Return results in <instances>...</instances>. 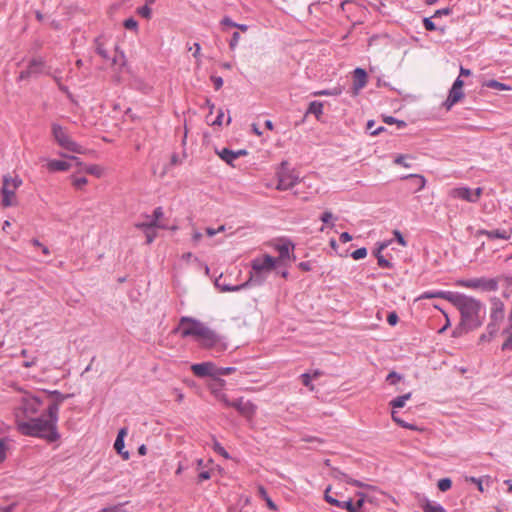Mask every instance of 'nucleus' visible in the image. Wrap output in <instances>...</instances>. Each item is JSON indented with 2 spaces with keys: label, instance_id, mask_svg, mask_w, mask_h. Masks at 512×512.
<instances>
[{
  "label": "nucleus",
  "instance_id": "52",
  "mask_svg": "<svg viewBox=\"0 0 512 512\" xmlns=\"http://www.w3.org/2000/svg\"><path fill=\"white\" fill-rule=\"evenodd\" d=\"M224 112L222 109L218 111V115L214 121H212L211 125L221 126L223 122Z\"/></svg>",
  "mask_w": 512,
  "mask_h": 512
},
{
  "label": "nucleus",
  "instance_id": "24",
  "mask_svg": "<svg viewBox=\"0 0 512 512\" xmlns=\"http://www.w3.org/2000/svg\"><path fill=\"white\" fill-rule=\"evenodd\" d=\"M96 50L97 53L105 60L111 61L113 64L116 63L115 58H110L108 50L106 49L104 43L102 42L101 38L96 40Z\"/></svg>",
  "mask_w": 512,
  "mask_h": 512
},
{
  "label": "nucleus",
  "instance_id": "25",
  "mask_svg": "<svg viewBox=\"0 0 512 512\" xmlns=\"http://www.w3.org/2000/svg\"><path fill=\"white\" fill-rule=\"evenodd\" d=\"M307 113L314 114L315 117L319 120L323 115V103L318 101H313L309 104Z\"/></svg>",
  "mask_w": 512,
  "mask_h": 512
},
{
  "label": "nucleus",
  "instance_id": "61",
  "mask_svg": "<svg viewBox=\"0 0 512 512\" xmlns=\"http://www.w3.org/2000/svg\"><path fill=\"white\" fill-rule=\"evenodd\" d=\"M394 235H395V237H396V239H397L399 244H401L402 246L406 245V242H405L402 234L398 230L394 231Z\"/></svg>",
  "mask_w": 512,
  "mask_h": 512
},
{
  "label": "nucleus",
  "instance_id": "63",
  "mask_svg": "<svg viewBox=\"0 0 512 512\" xmlns=\"http://www.w3.org/2000/svg\"><path fill=\"white\" fill-rule=\"evenodd\" d=\"M299 267L303 271H309V270L312 269V263L310 261H308V262H301V263H299Z\"/></svg>",
  "mask_w": 512,
  "mask_h": 512
},
{
  "label": "nucleus",
  "instance_id": "54",
  "mask_svg": "<svg viewBox=\"0 0 512 512\" xmlns=\"http://www.w3.org/2000/svg\"><path fill=\"white\" fill-rule=\"evenodd\" d=\"M139 14L143 16L144 18H150L151 15V9L148 6H144L139 9Z\"/></svg>",
  "mask_w": 512,
  "mask_h": 512
},
{
  "label": "nucleus",
  "instance_id": "10",
  "mask_svg": "<svg viewBox=\"0 0 512 512\" xmlns=\"http://www.w3.org/2000/svg\"><path fill=\"white\" fill-rule=\"evenodd\" d=\"M482 188L471 190L467 187H457L450 190L449 195L454 199H461L467 202H477L482 195Z\"/></svg>",
  "mask_w": 512,
  "mask_h": 512
},
{
  "label": "nucleus",
  "instance_id": "64",
  "mask_svg": "<svg viewBox=\"0 0 512 512\" xmlns=\"http://www.w3.org/2000/svg\"><path fill=\"white\" fill-rule=\"evenodd\" d=\"M351 239H352L351 235L347 232H343L340 235V241L343 243H347V242L351 241Z\"/></svg>",
  "mask_w": 512,
  "mask_h": 512
},
{
  "label": "nucleus",
  "instance_id": "53",
  "mask_svg": "<svg viewBox=\"0 0 512 512\" xmlns=\"http://www.w3.org/2000/svg\"><path fill=\"white\" fill-rule=\"evenodd\" d=\"M391 244V241H384L382 243H380L375 251V255L374 256H379V254L381 252H383V250L388 247L389 245Z\"/></svg>",
  "mask_w": 512,
  "mask_h": 512
},
{
  "label": "nucleus",
  "instance_id": "12",
  "mask_svg": "<svg viewBox=\"0 0 512 512\" xmlns=\"http://www.w3.org/2000/svg\"><path fill=\"white\" fill-rule=\"evenodd\" d=\"M193 374L197 377H212L217 379V366L213 362H203L191 366Z\"/></svg>",
  "mask_w": 512,
  "mask_h": 512
},
{
  "label": "nucleus",
  "instance_id": "33",
  "mask_svg": "<svg viewBox=\"0 0 512 512\" xmlns=\"http://www.w3.org/2000/svg\"><path fill=\"white\" fill-rule=\"evenodd\" d=\"M452 482L449 478H443L438 481V488L440 491L445 492L451 488Z\"/></svg>",
  "mask_w": 512,
  "mask_h": 512
},
{
  "label": "nucleus",
  "instance_id": "1",
  "mask_svg": "<svg viewBox=\"0 0 512 512\" xmlns=\"http://www.w3.org/2000/svg\"><path fill=\"white\" fill-rule=\"evenodd\" d=\"M51 395L55 397V402L47 409L49 419L31 418L28 421L21 420L20 428L18 429L21 434L44 438L48 442H54L59 439L60 436L56 427L58 412L61 402H63L67 396L62 395L58 391L51 392Z\"/></svg>",
  "mask_w": 512,
  "mask_h": 512
},
{
  "label": "nucleus",
  "instance_id": "44",
  "mask_svg": "<svg viewBox=\"0 0 512 512\" xmlns=\"http://www.w3.org/2000/svg\"><path fill=\"white\" fill-rule=\"evenodd\" d=\"M239 40H240V34L238 32H234L232 34V38L229 43L230 49L234 50L237 47Z\"/></svg>",
  "mask_w": 512,
  "mask_h": 512
},
{
  "label": "nucleus",
  "instance_id": "13",
  "mask_svg": "<svg viewBox=\"0 0 512 512\" xmlns=\"http://www.w3.org/2000/svg\"><path fill=\"white\" fill-rule=\"evenodd\" d=\"M231 407H234L241 415L246 418L254 417L257 407L251 401H244L242 398L233 401Z\"/></svg>",
  "mask_w": 512,
  "mask_h": 512
},
{
  "label": "nucleus",
  "instance_id": "28",
  "mask_svg": "<svg viewBox=\"0 0 512 512\" xmlns=\"http://www.w3.org/2000/svg\"><path fill=\"white\" fill-rule=\"evenodd\" d=\"M72 185L77 190H83L87 185L88 180L86 177L72 176L71 178Z\"/></svg>",
  "mask_w": 512,
  "mask_h": 512
},
{
  "label": "nucleus",
  "instance_id": "59",
  "mask_svg": "<svg viewBox=\"0 0 512 512\" xmlns=\"http://www.w3.org/2000/svg\"><path fill=\"white\" fill-rule=\"evenodd\" d=\"M198 478H199V482H202V481L210 479L211 474L208 471H202L199 473Z\"/></svg>",
  "mask_w": 512,
  "mask_h": 512
},
{
  "label": "nucleus",
  "instance_id": "47",
  "mask_svg": "<svg viewBox=\"0 0 512 512\" xmlns=\"http://www.w3.org/2000/svg\"><path fill=\"white\" fill-rule=\"evenodd\" d=\"M332 220H334V216L330 211H325L321 216V221L325 224L330 223Z\"/></svg>",
  "mask_w": 512,
  "mask_h": 512
},
{
  "label": "nucleus",
  "instance_id": "6",
  "mask_svg": "<svg viewBox=\"0 0 512 512\" xmlns=\"http://www.w3.org/2000/svg\"><path fill=\"white\" fill-rule=\"evenodd\" d=\"M22 180L18 176L5 175L2 180V201L3 207L17 205L16 191L21 186Z\"/></svg>",
  "mask_w": 512,
  "mask_h": 512
},
{
  "label": "nucleus",
  "instance_id": "17",
  "mask_svg": "<svg viewBox=\"0 0 512 512\" xmlns=\"http://www.w3.org/2000/svg\"><path fill=\"white\" fill-rule=\"evenodd\" d=\"M298 178L290 172L282 171L278 174V190H288L296 185Z\"/></svg>",
  "mask_w": 512,
  "mask_h": 512
},
{
  "label": "nucleus",
  "instance_id": "4",
  "mask_svg": "<svg viewBox=\"0 0 512 512\" xmlns=\"http://www.w3.org/2000/svg\"><path fill=\"white\" fill-rule=\"evenodd\" d=\"M133 227L142 232L147 244L152 243L158 237L159 228H167V224L164 223L163 208L156 207L151 215H143Z\"/></svg>",
  "mask_w": 512,
  "mask_h": 512
},
{
  "label": "nucleus",
  "instance_id": "35",
  "mask_svg": "<svg viewBox=\"0 0 512 512\" xmlns=\"http://www.w3.org/2000/svg\"><path fill=\"white\" fill-rule=\"evenodd\" d=\"M407 178H415L417 180L418 190H422L426 186V179L422 175L411 174Z\"/></svg>",
  "mask_w": 512,
  "mask_h": 512
},
{
  "label": "nucleus",
  "instance_id": "38",
  "mask_svg": "<svg viewBox=\"0 0 512 512\" xmlns=\"http://www.w3.org/2000/svg\"><path fill=\"white\" fill-rule=\"evenodd\" d=\"M339 508L346 509L348 512H356L355 504L351 499H348L347 501H341Z\"/></svg>",
  "mask_w": 512,
  "mask_h": 512
},
{
  "label": "nucleus",
  "instance_id": "14",
  "mask_svg": "<svg viewBox=\"0 0 512 512\" xmlns=\"http://www.w3.org/2000/svg\"><path fill=\"white\" fill-rule=\"evenodd\" d=\"M45 62L42 58H33L25 71H22L19 75V80L26 79L32 75L40 74L44 72Z\"/></svg>",
  "mask_w": 512,
  "mask_h": 512
},
{
  "label": "nucleus",
  "instance_id": "21",
  "mask_svg": "<svg viewBox=\"0 0 512 512\" xmlns=\"http://www.w3.org/2000/svg\"><path fill=\"white\" fill-rule=\"evenodd\" d=\"M455 292L451 291H434V292H424L417 299H431V298H442L451 302L453 295Z\"/></svg>",
  "mask_w": 512,
  "mask_h": 512
},
{
  "label": "nucleus",
  "instance_id": "48",
  "mask_svg": "<svg viewBox=\"0 0 512 512\" xmlns=\"http://www.w3.org/2000/svg\"><path fill=\"white\" fill-rule=\"evenodd\" d=\"M423 25H424L425 29L428 31H434L436 29L435 24L433 23V21L430 18H425L423 20Z\"/></svg>",
  "mask_w": 512,
  "mask_h": 512
},
{
  "label": "nucleus",
  "instance_id": "11",
  "mask_svg": "<svg viewBox=\"0 0 512 512\" xmlns=\"http://www.w3.org/2000/svg\"><path fill=\"white\" fill-rule=\"evenodd\" d=\"M504 315V304L499 300L493 301L490 314L491 323L488 326V328L491 329V333L496 332L498 324L504 319Z\"/></svg>",
  "mask_w": 512,
  "mask_h": 512
},
{
  "label": "nucleus",
  "instance_id": "27",
  "mask_svg": "<svg viewBox=\"0 0 512 512\" xmlns=\"http://www.w3.org/2000/svg\"><path fill=\"white\" fill-rule=\"evenodd\" d=\"M411 398V393H407L401 396L396 397L395 399L390 401V405L393 408H402L405 406L406 401H408Z\"/></svg>",
  "mask_w": 512,
  "mask_h": 512
},
{
  "label": "nucleus",
  "instance_id": "39",
  "mask_svg": "<svg viewBox=\"0 0 512 512\" xmlns=\"http://www.w3.org/2000/svg\"><path fill=\"white\" fill-rule=\"evenodd\" d=\"M125 504H118L112 507H106L101 510V512H126L124 508Z\"/></svg>",
  "mask_w": 512,
  "mask_h": 512
},
{
  "label": "nucleus",
  "instance_id": "57",
  "mask_svg": "<svg viewBox=\"0 0 512 512\" xmlns=\"http://www.w3.org/2000/svg\"><path fill=\"white\" fill-rule=\"evenodd\" d=\"M222 25L229 26V27H235L238 26L237 23L233 22L229 17H224L221 21Z\"/></svg>",
  "mask_w": 512,
  "mask_h": 512
},
{
  "label": "nucleus",
  "instance_id": "51",
  "mask_svg": "<svg viewBox=\"0 0 512 512\" xmlns=\"http://www.w3.org/2000/svg\"><path fill=\"white\" fill-rule=\"evenodd\" d=\"M211 80L216 90H219L223 86V79L218 76H212Z\"/></svg>",
  "mask_w": 512,
  "mask_h": 512
},
{
  "label": "nucleus",
  "instance_id": "19",
  "mask_svg": "<svg viewBox=\"0 0 512 512\" xmlns=\"http://www.w3.org/2000/svg\"><path fill=\"white\" fill-rule=\"evenodd\" d=\"M126 434L127 430L125 428L121 429L114 443L115 450L122 456L124 460H128L130 456L128 451H124V437Z\"/></svg>",
  "mask_w": 512,
  "mask_h": 512
},
{
  "label": "nucleus",
  "instance_id": "22",
  "mask_svg": "<svg viewBox=\"0 0 512 512\" xmlns=\"http://www.w3.org/2000/svg\"><path fill=\"white\" fill-rule=\"evenodd\" d=\"M70 168V164L66 161L62 160H49L47 162V169L50 172L56 171H67Z\"/></svg>",
  "mask_w": 512,
  "mask_h": 512
},
{
  "label": "nucleus",
  "instance_id": "41",
  "mask_svg": "<svg viewBox=\"0 0 512 512\" xmlns=\"http://www.w3.org/2000/svg\"><path fill=\"white\" fill-rule=\"evenodd\" d=\"M236 371V368L235 367H225V368H219L217 367V378L219 376H223V375H229V374H232Z\"/></svg>",
  "mask_w": 512,
  "mask_h": 512
},
{
  "label": "nucleus",
  "instance_id": "9",
  "mask_svg": "<svg viewBox=\"0 0 512 512\" xmlns=\"http://www.w3.org/2000/svg\"><path fill=\"white\" fill-rule=\"evenodd\" d=\"M456 285L474 290L494 291L497 289V280L492 278H473L457 280Z\"/></svg>",
  "mask_w": 512,
  "mask_h": 512
},
{
  "label": "nucleus",
  "instance_id": "46",
  "mask_svg": "<svg viewBox=\"0 0 512 512\" xmlns=\"http://www.w3.org/2000/svg\"><path fill=\"white\" fill-rule=\"evenodd\" d=\"M7 444L5 439H0V462L6 458Z\"/></svg>",
  "mask_w": 512,
  "mask_h": 512
},
{
  "label": "nucleus",
  "instance_id": "50",
  "mask_svg": "<svg viewBox=\"0 0 512 512\" xmlns=\"http://www.w3.org/2000/svg\"><path fill=\"white\" fill-rule=\"evenodd\" d=\"M357 495L359 496V499L354 504H355L356 512H360L363 507V504H364V494L357 493Z\"/></svg>",
  "mask_w": 512,
  "mask_h": 512
},
{
  "label": "nucleus",
  "instance_id": "18",
  "mask_svg": "<svg viewBox=\"0 0 512 512\" xmlns=\"http://www.w3.org/2000/svg\"><path fill=\"white\" fill-rule=\"evenodd\" d=\"M217 155L227 164L233 166L234 160L241 156H246L248 152L244 149L238 150V151H232L227 148H223L222 150L216 151Z\"/></svg>",
  "mask_w": 512,
  "mask_h": 512
},
{
  "label": "nucleus",
  "instance_id": "16",
  "mask_svg": "<svg viewBox=\"0 0 512 512\" xmlns=\"http://www.w3.org/2000/svg\"><path fill=\"white\" fill-rule=\"evenodd\" d=\"M271 245L279 256H290V254L294 252V244L286 238L276 239Z\"/></svg>",
  "mask_w": 512,
  "mask_h": 512
},
{
  "label": "nucleus",
  "instance_id": "49",
  "mask_svg": "<svg viewBox=\"0 0 512 512\" xmlns=\"http://www.w3.org/2000/svg\"><path fill=\"white\" fill-rule=\"evenodd\" d=\"M193 50V56L199 61L201 46L199 43H194L192 47H189V51Z\"/></svg>",
  "mask_w": 512,
  "mask_h": 512
},
{
  "label": "nucleus",
  "instance_id": "37",
  "mask_svg": "<svg viewBox=\"0 0 512 512\" xmlns=\"http://www.w3.org/2000/svg\"><path fill=\"white\" fill-rule=\"evenodd\" d=\"M402 379V376L399 375L398 373L392 371L390 372L387 377H386V381L388 383H390L391 385H394L396 384L397 382H399L400 380Z\"/></svg>",
  "mask_w": 512,
  "mask_h": 512
},
{
  "label": "nucleus",
  "instance_id": "60",
  "mask_svg": "<svg viewBox=\"0 0 512 512\" xmlns=\"http://www.w3.org/2000/svg\"><path fill=\"white\" fill-rule=\"evenodd\" d=\"M378 259V265L382 268H388L390 267V261L387 258H377Z\"/></svg>",
  "mask_w": 512,
  "mask_h": 512
},
{
  "label": "nucleus",
  "instance_id": "36",
  "mask_svg": "<svg viewBox=\"0 0 512 512\" xmlns=\"http://www.w3.org/2000/svg\"><path fill=\"white\" fill-rule=\"evenodd\" d=\"M424 512H445V510L438 504L428 503L424 507Z\"/></svg>",
  "mask_w": 512,
  "mask_h": 512
},
{
  "label": "nucleus",
  "instance_id": "30",
  "mask_svg": "<svg viewBox=\"0 0 512 512\" xmlns=\"http://www.w3.org/2000/svg\"><path fill=\"white\" fill-rule=\"evenodd\" d=\"M212 448L217 454L221 455L225 459H230L229 453L218 441L214 440Z\"/></svg>",
  "mask_w": 512,
  "mask_h": 512
},
{
  "label": "nucleus",
  "instance_id": "7",
  "mask_svg": "<svg viewBox=\"0 0 512 512\" xmlns=\"http://www.w3.org/2000/svg\"><path fill=\"white\" fill-rule=\"evenodd\" d=\"M51 133L55 142L63 149L73 153H83V148L78 145L68 134L67 129L58 123L51 124Z\"/></svg>",
  "mask_w": 512,
  "mask_h": 512
},
{
  "label": "nucleus",
  "instance_id": "26",
  "mask_svg": "<svg viewBox=\"0 0 512 512\" xmlns=\"http://www.w3.org/2000/svg\"><path fill=\"white\" fill-rule=\"evenodd\" d=\"M258 494L266 502V504H267V506H268V508L270 510H272V511H276L277 510L276 504L269 497L266 489L262 485L258 486Z\"/></svg>",
  "mask_w": 512,
  "mask_h": 512
},
{
  "label": "nucleus",
  "instance_id": "20",
  "mask_svg": "<svg viewBox=\"0 0 512 512\" xmlns=\"http://www.w3.org/2000/svg\"><path fill=\"white\" fill-rule=\"evenodd\" d=\"M463 96V90L452 87L446 101L444 102V106L447 110H450L454 104L463 98Z\"/></svg>",
  "mask_w": 512,
  "mask_h": 512
},
{
  "label": "nucleus",
  "instance_id": "3",
  "mask_svg": "<svg viewBox=\"0 0 512 512\" xmlns=\"http://www.w3.org/2000/svg\"><path fill=\"white\" fill-rule=\"evenodd\" d=\"M450 303L460 312L461 327L466 330H474L482 325L485 311L479 300L455 292Z\"/></svg>",
  "mask_w": 512,
  "mask_h": 512
},
{
  "label": "nucleus",
  "instance_id": "55",
  "mask_svg": "<svg viewBox=\"0 0 512 512\" xmlns=\"http://www.w3.org/2000/svg\"><path fill=\"white\" fill-rule=\"evenodd\" d=\"M468 480H469L470 482L474 483V484H475V486H477V488H478V490H479L480 492H483V491H484L483 486H482V481H481L480 479L475 478V477H470V478H468Z\"/></svg>",
  "mask_w": 512,
  "mask_h": 512
},
{
  "label": "nucleus",
  "instance_id": "42",
  "mask_svg": "<svg viewBox=\"0 0 512 512\" xmlns=\"http://www.w3.org/2000/svg\"><path fill=\"white\" fill-rule=\"evenodd\" d=\"M203 237V234L198 231L194 226L192 228L191 239L194 244H198Z\"/></svg>",
  "mask_w": 512,
  "mask_h": 512
},
{
  "label": "nucleus",
  "instance_id": "56",
  "mask_svg": "<svg viewBox=\"0 0 512 512\" xmlns=\"http://www.w3.org/2000/svg\"><path fill=\"white\" fill-rule=\"evenodd\" d=\"M124 26L127 28V29H134L137 27V22L132 19V18H129L127 20H125L124 22Z\"/></svg>",
  "mask_w": 512,
  "mask_h": 512
},
{
  "label": "nucleus",
  "instance_id": "5",
  "mask_svg": "<svg viewBox=\"0 0 512 512\" xmlns=\"http://www.w3.org/2000/svg\"><path fill=\"white\" fill-rule=\"evenodd\" d=\"M41 405L42 403L38 397L25 394L22 397L19 406L16 407L14 411L17 429L20 428L21 420L28 421L33 418V416L39 411Z\"/></svg>",
  "mask_w": 512,
  "mask_h": 512
},
{
  "label": "nucleus",
  "instance_id": "2",
  "mask_svg": "<svg viewBox=\"0 0 512 512\" xmlns=\"http://www.w3.org/2000/svg\"><path fill=\"white\" fill-rule=\"evenodd\" d=\"M178 331L182 337H193L205 349L217 353L227 349V343L224 339L199 320L182 317L178 325Z\"/></svg>",
  "mask_w": 512,
  "mask_h": 512
},
{
  "label": "nucleus",
  "instance_id": "29",
  "mask_svg": "<svg viewBox=\"0 0 512 512\" xmlns=\"http://www.w3.org/2000/svg\"><path fill=\"white\" fill-rule=\"evenodd\" d=\"M342 93L341 88L335 87L333 89L320 90L313 93L314 96H338Z\"/></svg>",
  "mask_w": 512,
  "mask_h": 512
},
{
  "label": "nucleus",
  "instance_id": "43",
  "mask_svg": "<svg viewBox=\"0 0 512 512\" xmlns=\"http://www.w3.org/2000/svg\"><path fill=\"white\" fill-rule=\"evenodd\" d=\"M407 159V156L405 155H398L395 159H394V163L397 164V165H401L405 168H409L410 167V164L406 161Z\"/></svg>",
  "mask_w": 512,
  "mask_h": 512
},
{
  "label": "nucleus",
  "instance_id": "62",
  "mask_svg": "<svg viewBox=\"0 0 512 512\" xmlns=\"http://www.w3.org/2000/svg\"><path fill=\"white\" fill-rule=\"evenodd\" d=\"M367 255V249L366 248H359L352 252L350 256H366Z\"/></svg>",
  "mask_w": 512,
  "mask_h": 512
},
{
  "label": "nucleus",
  "instance_id": "15",
  "mask_svg": "<svg viewBox=\"0 0 512 512\" xmlns=\"http://www.w3.org/2000/svg\"><path fill=\"white\" fill-rule=\"evenodd\" d=\"M368 76L364 69L356 68L353 72V86L352 92L357 96L359 92L367 85Z\"/></svg>",
  "mask_w": 512,
  "mask_h": 512
},
{
  "label": "nucleus",
  "instance_id": "34",
  "mask_svg": "<svg viewBox=\"0 0 512 512\" xmlns=\"http://www.w3.org/2000/svg\"><path fill=\"white\" fill-rule=\"evenodd\" d=\"M329 492H330V487H328V488L326 489V491H325V495H324L325 500H326L329 504H331V505L336 506V507H338V508H339V507H340V504H341V501H339V500H337L336 498H334L333 496H331V495L329 494Z\"/></svg>",
  "mask_w": 512,
  "mask_h": 512
},
{
  "label": "nucleus",
  "instance_id": "31",
  "mask_svg": "<svg viewBox=\"0 0 512 512\" xmlns=\"http://www.w3.org/2000/svg\"><path fill=\"white\" fill-rule=\"evenodd\" d=\"M86 173L94 175L96 177H101L103 174V169L98 165H90L85 169Z\"/></svg>",
  "mask_w": 512,
  "mask_h": 512
},
{
  "label": "nucleus",
  "instance_id": "40",
  "mask_svg": "<svg viewBox=\"0 0 512 512\" xmlns=\"http://www.w3.org/2000/svg\"><path fill=\"white\" fill-rule=\"evenodd\" d=\"M301 379H302L303 385L308 387L311 391L314 390V386L311 384V380H312L311 374L304 373L301 375Z\"/></svg>",
  "mask_w": 512,
  "mask_h": 512
},
{
  "label": "nucleus",
  "instance_id": "58",
  "mask_svg": "<svg viewBox=\"0 0 512 512\" xmlns=\"http://www.w3.org/2000/svg\"><path fill=\"white\" fill-rule=\"evenodd\" d=\"M32 244H33L34 246H39V247H41V252H42L43 254H49V253H50V251H49L48 247H47V246H44V245H42V244H40L38 240H35V239H34V240H32Z\"/></svg>",
  "mask_w": 512,
  "mask_h": 512
},
{
  "label": "nucleus",
  "instance_id": "8",
  "mask_svg": "<svg viewBox=\"0 0 512 512\" xmlns=\"http://www.w3.org/2000/svg\"><path fill=\"white\" fill-rule=\"evenodd\" d=\"M283 258H255L252 263L251 279H262L266 274L275 270Z\"/></svg>",
  "mask_w": 512,
  "mask_h": 512
},
{
  "label": "nucleus",
  "instance_id": "32",
  "mask_svg": "<svg viewBox=\"0 0 512 512\" xmlns=\"http://www.w3.org/2000/svg\"><path fill=\"white\" fill-rule=\"evenodd\" d=\"M487 235L490 238H501V239H508L510 237L509 232H507V231L500 232L498 230L487 232Z\"/></svg>",
  "mask_w": 512,
  "mask_h": 512
},
{
  "label": "nucleus",
  "instance_id": "23",
  "mask_svg": "<svg viewBox=\"0 0 512 512\" xmlns=\"http://www.w3.org/2000/svg\"><path fill=\"white\" fill-rule=\"evenodd\" d=\"M482 86L491 88V89L501 90V91L512 90V88L510 86H508L504 83H501L497 80H493V79L484 81Z\"/></svg>",
  "mask_w": 512,
  "mask_h": 512
},
{
  "label": "nucleus",
  "instance_id": "45",
  "mask_svg": "<svg viewBox=\"0 0 512 512\" xmlns=\"http://www.w3.org/2000/svg\"><path fill=\"white\" fill-rule=\"evenodd\" d=\"M399 321L398 315L396 312H390L387 316V322L391 326H395Z\"/></svg>",
  "mask_w": 512,
  "mask_h": 512
}]
</instances>
